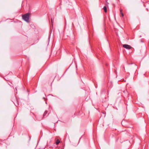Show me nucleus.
<instances>
[{"label":"nucleus","mask_w":149,"mask_h":149,"mask_svg":"<svg viewBox=\"0 0 149 149\" xmlns=\"http://www.w3.org/2000/svg\"><path fill=\"white\" fill-rule=\"evenodd\" d=\"M30 15V13H28L26 14L22 15V17L23 19L27 22H29Z\"/></svg>","instance_id":"f257e3e1"},{"label":"nucleus","mask_w":149,"mask_h":149,"mask_svg":"<svg viewBox=\"0 0 149 149\" xmlns=\"http://www.w3.org/2000/svg\"><path fill=\"white\" fill-rule=\"evenodd\" d=\"M123 47L128 49H130L132 48L130 45L127 44L123 45Z\"/></svg>","instance_id":"f03ea898"},{"label":"nucleus","mask_w":149,"mask_h":149,"mask_svg":"<svg viewBox=\"0 0 149 149\" xmlns=\"http://www.w3.org/2000/svg\"><path fill=\"white\" fill-rule=\"evenodd\" d=\"M103 9L104 11L105 12V13L107 12V8L106 6H104L103 7Z\"/></svg>","instance_id":"7ed1b4c3"},{"label":"nucleus","mask_w":149,"mask_h":149,"mask_svg":"<svg viewBox=\"0 0 149 149\" xmlns=\"http://www.w3.org/2000/svg\"><path fill=\"white\" fill-rule=\"evenodd\" d=\"M60 142V141L58 139H57V140H56V145H58L59 143Z\"/></svg>","instance_id":"20e7f679"},{"label":"nucleus","mask_w":149,"mask_h":149,"mask_svg":"<svg viewBox=\"0 0 149 149\" xmlns=\"http://www.w3.org/2000/svg\"><path fill=\"white\" fill-rule=\"evenodd\" d=\"M120 14H121L122 17H123L124 16L123 14L122 13V9H120Z\"/></svg>","instance_id":"39448f33"},{"label":"nucleus","mask_w":149,"mask_h":149,"mask_svg":"<svg viewBox=\"0 0 149 149\" xmlns=\"http://www.w3.org/2000/svg\"><path fill=\"white\" fill-rule=\"evenodd\" d=\"M47 113V111H45L43 114V116L44 117L46 115V114Z\"/></svg>","instance_id":"423d86ee"},{"label":"nucleus","mask_w":149,"mask_h":149,"mask_svg":"<svg viewBox=\"0 0 149 149\" xmlns=\"http://www.w3.org/2000/svg\"><path fill=\"white\" fill-rule=\"evenodd\" d=\"M15 89H16V90H17V89L16 88H15Z\"/></svg>","instance_id":"0eeeda50"}]
</instances>
